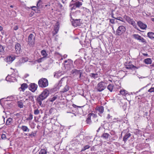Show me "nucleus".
I'll list each match as a JSON object with an SVG mask.
<instances>
[{
	"instance_id": "ea45409f",
	"label": "nucleus",
	"mask_w": 154,
	"mask_h": 154,
	"mask_svg": "<svg viewBox=\"0 0 154 154\" xmlns=\"http://www.w3.org/2000/svg\"><path fill=\"white\" fill-rule=\"evenodd\" d=\"M115 19L120 20L122 22H125V21H124V20L123 18H122L121 17H118L116 18H115Z\"/></svg>"
},
{
	"instance_id": "4d7b16f0",
	"label": "nucleus",
	"mask_w": 154,
	"mask_h": 154,
	"mask_svg": "<svg viewBox=\"0 0 154 154\" xmlns=\"http://www.w3.org/2000/svg\"><path fill=\"white\" fill-rule=\"evenodd\" d=\"M111 117H112V116H110L109 114H108L107 115V119H109Z\"/></svg>"
},
{
	"instance_id": "e433bc0d",
	"label": "nucleus",
	"mask_w": 154,
	"mask_h": 154,
	"mask_svg": "<svg viewBox=\"0 0 154 154\" xmlns=\"http://www.w3.org/2000/svg\"><path fill=\"white\" fill-rule=\"evenodd\" d=\"M12 119L11 118H8L6 121V125H9L11 124V122Z\"/></svg>"
},
{
	"instance_id": "f3484780",
	"label": "nucleus",
	"mask_w": 154,
	"mask_h": 154,
	"mask_svg": "<svg viewBox=\"0 0 154 154\" xmlns=\"http://www.w3.org/2000/svg\"><path fill=\"white\" fill-rule=\"evenodd\" d=\"M15 58L14 57L9 56L6 59V61L8 64H10L14 60Z\"/></svg>"
},
{
	"instance_id": "7ed1b4c3",
	"label": "nucleus",
	"mask_w": 154,
	"mask_h": 154,
	"mask_svg": "<svg viewBox=\"0 0 154 154\" xmlns=\"http://www.w3.org/2000/svg\"><path fill=\"white\" fill-rule=\"evenodd\" d=\"M14 72L11 75H8L6 78V80L7 81L13 82L16 80V77L18 75V71L16 69H13Z\"/></svg>"
},
{
	"instance_id": "0e129e2a",
	"label": "nucleus",
	"mask_w": 154,
	"mask_h": 154,
	"mask_svg": "<svg viewBox=\"0 0 154 154\" xmlns=\"http://www.w3.org/2000/svg\"><path fill=\"white\" fill-rule=\"evenodd\" d=\"M50 6V3H49L47 5H45V7H47V6Z\"/></svg>"
},
{
	"instance_id": "6e6552de",
	"label": "nucleus",
	"mask_w": 154,
	"mask_h": 154,
	"mask_svg": "<svg viewBox=\"0 0 154 154\" xmlns=\"http://www.w3.org/2000/svg\"><path fill=\"white\" fill-rule=\"evenodd\" d=\"M126 31V28L123 26H119L116 31V34L117 35H120L124 33Z\"/></svg>"
},
{
	"instance_id": "a211bd4d",
	"label": "nucleus",
	"mask_w": 154,
	"mask_h": 154,
	"mask_svg": "<svg viewBox=\"0 0 154 154\" xmlns=\"http://www.w3.org/2000/svg\"><path fill=\"white\" fill-rule=\"evenodd\" d=\"M131 136V134L130 133H127L125 134L123 137V141L125 143L127 141L128 139Z\"/></svg>"
},
{
	"instance_id": "393cba45",
	"label": "nucleus",
	"mask_w": 154,
	"mask_h": 154,
	"mask_svg": "<svg viewBox=\"0 0 154 154\" xmlns=\"http://www.w3.org/2000/svg\"><path fill=\"white\" fill-rule=\"evenodd\" d=\"M114 85L111 84H110L108 85L107 87V89L111 92L113 91Z\"/></svg>"
},
{
	"instance_id": "f8f14e48",
	"label": "nucleus",
	"mask_w": 154,
	"mask_h": 154,
	"mask_svg": "<svg viewBox=\"0 0 154 154\" xmlns=\"http://www.w3.org/2000/svg\"><path fill=\"white\" fill-rule=\"evenodd\" d=\"M15 48L16 53L17 54H19L22 51L21 50V46L20 45L19 43H17L15 45Z\"/></svg>"
},
{
	"instance_id": "bf43d9fd",
	"label": "nucleus",
	"mask_w": 154,
	"mask_h": 154,
	"mask_svg": "<svg viewBox=\"0 0 154 154\" xmlns=\"http://www.w3.org/2000/svg\"><path fill=\"white\" fill-rule=\"evenodd\" d=\"M9 98H10V99H11V100H12L13 99V97L12 96H11L10 97H7V98L8 99H9Z\"/></svg>"
},
{
	"instance_id": "4be33fe9",
	"label": "nucleus",
	"mask_w": 154,
	"mask_h": 154,
	"mask_svg": "<svg viewBox=\"0 0 154 154\" xmlns=\"http://www.w3.org/2000/svg\"><path fill=\"white\" fill-rule=\"evenodd\" d=\"M81 61L79 60H75L74 62V64L76 66L77 68L78 69L81 68V67L80 66V64Z\"/></svg>"
},
{
	"instance_id": "6e6d98bb",
	"label": "nucleus",
	"mask_w": 154,
	"mask_h": 154,
	"mask_svg": "<svg viewBox=\"0 0 154 154\" xmlns=\"http://www.w3.org/2000/svg\"><path fill=\"white\" fill-rule=\"evenodd\" d=\"M58 4L60 8H62L63 7V5H62L60 3H58Z\"/></svg>"
},
{
	"instance_id": "f03ea898",
	"label": "nucleus",
	"mask_w": 154,
	"mask_h": 154,
	"mask_svg": "<svg viewBox=\"0 0 154 154\" xmlns=\"http://www.w3.org/2000/svg\"><path fill=\"white\" fill-rule=\"evenodd\" d=\"M83 71L82 70L74 69L71 71V74L73 78L77 79L78 80L82 79V75Z\"/></svg>"
},
{
	"instance_id": "c03bdc74",
	"label": "nucleus",
	"mask_w": 154,
	"mask_h": 154,
	"mask_svg": "<svg viewBox=\"0 0 154 154\" xmlns=\"http://www.w3.org/2000/svg\"><path fill=\"white\" fill-rule=\"evenodd\" d=\"M63 78H62L61 80L59 82L58 84L57 85V88H59L62 86V81H63Z\"/></svg>"
},
{
	"instance_id": "ddd939ff",
	"label": "nucleus",
	"mask_w": 154,
	"mask_h": 154,
	"mask_svg": "<svg viewBox=\"0 0 154 154\" xmlns=\"http://www.w3.org/2000/svg\"><path fill=\"white\" fill-rule=\"evenodd\" d=\"M92 115H94V114L93 113H90L87 116V119L86 121L87 124L89 125L91 124V117Z\"/></svg>"
},
{
	"instance_id": "774afa93",
	"label": "nucleus",
	"mask_w": 154,
	"mask_h": 154,
	"mask_svg": "<svg viewBox=\"0 0 154 154\" xmlns=\"http://www.w3.org/2000/svg\"><path fill=\"white\" fill-rule=\"evenodd\" d=\"M151 20L152 21H153L154 22V18H151Z\"/></svg>"
},
{
	"instance_id": "338daca9",
	"label": "nucleus",
	"mask_w": 154,
	"mask_h": 154,
	"mask_svg": "<svg viewBox=\"0 0 154 154\" xmlns=\"http://www.w3.org/2000/svg\"><path fill=\"white\" fill-rule=\"evenodd\" d=\"M101 127H100L98 128V129L97 130V132H98L99 131H100V128H101Z\"/></svg>"
},
{
	"instance_id": "680f3d73",
	"label": "nucleus",
	"mask_w": 154,
	"mask_h": 154,
	"mask_svg": "<svg viewBox=\"0 0 154 154\" xmlns=\"http://www.w3.org/2000/svg\"><path fill=\"white\" fill-rule=\"evenodd\" d=\"M54 31H55V34H57V32L58 31V29H54Z\"/></svg>"
},
{
	"instance_id": "37998d69",
	"label": "nucleus",
	"mask_w": 154,
	"mask_h": 154,
	"mask_svg": "<svg viewBox=\"0 0 154 154\" xmlns=\"http://www.w3.org/2000/svg\"><path fill=\"white\" fill-rule=\"evenodd\" d=\"M18 103V106L19 107H20V108H23V104L22 102L20 101H19Z\"/></svg>"
},
{
	"instance_id": "69168bd1",
	"label": "nucleus",
	"mask_w": 154,
	"mask_h": 154,
	"mask_svg": "<svg viewBox=\"0 0 154 154\" xmlns=\"http://www.w3.org/2000/svg\"><path fill=\"white\" fill-rule=\"evenodd\" d=\"M3 30V28L2 27L0 26V31H2Z\"/></svg>"
},
{
	"instance_id": "20e7f679",
	"label": "nucleus",
	"mask_w": 154,
	"mask_h": 154,
	"mask_svg": "<svg viewBox=\"0 0 154 154\" xmlns=\"http://www.w3.org/2000/svg\"><path fill=\"white\" fill-rule=\"evenodd\" d=\"M38 85L40 87H46L48 85V81L46 78H42L41 79L38 80Z\"/></svg>"
},
{
	"instance_id": "a878e982",
	"label": "nucleus",
	"mask_w": 154,
	"mask_h": 154,
	"mask_svg": "<svg viewBox=\"0 0 154 154\" xmlns=\"http://www.w3.org/2000/svg\"><path fill=\"white\" fill-rule=\"evenodd\" d=\"M41 109L39 110L36 108V107H35L34 108V113L35 115H37L39 114L40 112V111H41Z\"/></svg>"
},
{
	"instance_id": "c756f323",
	"label": "nucleus",
	"mask_w": 154,
	"mask_h": 154,
	"mask_svg": "<svg viewBox=\"0 0 154 154\" xmlns=\"http://www.w3.org/2000/svg\"><path fill=\"white\" fill-rule=\"evenodd\" d=\"M58 96H54L53 97L49 99V101L53 102L57 99Z\"/></svg>"
},
{
	"instance_id": "4468645a",
	"label": "nucleus",
	"mask_w": 154,
	"mask_h": 154,
	"mask_svg": "<svg viewBox=\"0 0 154 154\" xmlns=\"http://www.w3.org/2000/svg\"><path fill=\"white\" fill-rule=\"evenodd\" d=\"M137 24L140 28L142 29H146L147 27V26L146 24H144L140 21L137 22Z\"/></svg>"
},
{
	"instance_id": "0eeeda50",
	"label": "nucleus",
	"mask_w": 154,
	"mask_h": 154,
	"mask_svg": "<svg viewBox=\"0 0 154 154\" xmlns=\"http://www.w3.org/2000/svg\"><path fill=\"white\" fill-rule=\"evenodd\" d=\"M28 44L31 46L33 47L35 44V40L34 35L30 34L28 37Z\"/></svg>"
},
{
	"instance_id": "09e8293b",
	"label": "nucleus",
	"mask_w": 154,
	"mask_h": 154,
	"mask_svg": "<svg viewBox=\"0 0 154 154\" xmlns=\"http://www.w3.org/2000/svg\"><path fill=\"white\" fill-rule=\"evenodd\" d=\"M42 2V1L41 0H39L37 4V7L38 8H41L40 7V4Z\"/></svg>"
},
{
	"instance_id": "b1692460",
	"label": "nucleus",
	"mask_w": 154,
	"mask_h": 154,
	"mask_svg": "<svg viewBox=\"0 0 154 154\" xmlns=\"http://www.w3.org/2000/svg\"><path fill=\"white\" fill-rule=\"evenodd\" d=\"M28 85L26 83H23L21 85V87L20 88H21L22 91H23L28 87Z\"/></svg>"
},
{
	"instance_id": "5fc2aeb1",
	"label": "nucleus",
	"mask_w": 154,
	"mask_h": 154,
	"mask_svg": "<svg viewBox=\"0 0 154 154\" xmlns=\"http://www.w3.org/2000/svg\"><path fill=\"white\" fill-rule=\"evenodd\" d=\"M18 29V27L17 26H15L14 28V29L15 30H17Z\"/></svg>"
},
{
	"instance_id": "9b49d317",
	"label": "nucleus",
	"mask_w": 154,
	"mask_h": 154,
	"mask_svg": "<svg viewBox=\"0 0 154 154\" xmlns=\"http://www.w3.org/2000/svg\"><path fill=\"white\" fill-rule=\"evenodd\" d=\"M126 68L128 69H131L134 70L138 69V68L133 65L131 63H129L126 65Z\"/></svg>"
},
{
	"instance_id": "2f4dec72",
	"label": "nucleus",
	"mask_w": 154,
	"mask_h": 154,
	"mask_svg": "<svg viewBox=\"0 0 154 154\" xmlns=\"http://www.w3.org/2000/svg\"><path fill=\"white\" fill-rule=\"evenodd\" d=\"M69 89V87L67 85H66L65 87L63 88V89L61 91V92L63 93H64L65 92H66Z\"/></svg>"
},
{
	"instance_id": "c85d7f7f",
	"label": "nucleus",
	"mask_w": 154,
	"mask_h": 154,
	"mask_svg": "<svg viewBox=\"0 0 154 154\" xmlns=\"http://www.w3.org/2000/svg\"><path fill=\"white\" fill-rule=\"evenodd\" d=\"M109 134L107 133H104L101 136V137L105 139H107L109 136Z\"/></svg>"
},
{
	"instance_id": "cd10ccee",
	"label": "nucleus",
	"mask_w": 154,
	"mask_h": 154,
	"mask_svg": "<svg viewBox=\"0 0 154 154\" xmlns=\"http://www.w3.org/2000/svg\"><path fill=\"white\" fill-rule=\"evenodd\" d=\"M74 4H75V7L77 8H79L82 5V3L78 1L76 2Z\"/></svg>"
},
{
	"instance_id": "aec40b11",
	"label": "nucleus",
	"mask_w": 154,
	"mask_h": 154,
	"mask_svg": "<svg viewBox=\"0 0 154 154\" xmlns=\"http://www.w3.org/2000/svg\"><path fill=\"white\" fill-rule=\"evenodd\" d=\"M89 76L92 78L95 79L99 77L98 74L97 73H91L89 75Z\"/></svg>"
},
{
	"instance_id": "864d4df0",
	"label": "nucleus",
	"mask_w": 154,
	"mask_h": 154,
	"mask_svg": "<svg viewBox=\"0 0 154 154\" xmlns=\"http://www.w3.org/2000/svg\"><path fill=\"white\" fill-rule=\"evenodd\" d=\"M29 98L31 99V100L33 102L34 101V99L33 98V97L32 96H29L28 97Z\"/></svg>"
},
{
	"instance_id": "423d86ee",
	"label": "nucleus",
	"mask_w": 154,
	"mask_h": 154,
	"mask_svg": "<svg viewBox=\"0 0 154 154\" xmlns=\"http://www.w3.org/2000/svg\"><path fill=\"white\" fill-rule=\"evenodd\" d=\"M124 18L125 19L128 23L132 25L134 28L137 29L136 23L131 18L129 17L128 16L126 15L124 16Z\"/></svg>"
},
{
	"instance_id": "79ce46f5",
	"label": "nucleus",
	"mask_w": 154,
	"mask_h": 154,
	"mask_svg": "<svg viewBox=\"0 0 154 154\" xmlns=\"http://www.w3.org/2000/svg\"><path fill=\"white\" fill-rule=\"evenodd\" d=\"M41 54L44 57H46L47 55L46 51L45 50H43L42 51Z\"/></svg>"
},
{
	"instance_id": "bb28decb",
	"label": "nucleus",
	"mask_w": 154,
	"mask_h": 154,
	"mask_svg": "<svg viewBox=\"0 0 154 154\" xmlns=\"http://www.w3.org/2000/svg\"><path fill=\"white\" fill-rule=\"evenodd\" d=\"M147 35L148 37L151 39H154V37L153 36L154 34H153V32H148L147 33Z\"/></svg>"
},
{
	"instance_id": "473e14b6",
	"label": "nucleus",
	"mask_w": 154,
	"mask_h": 154,
	"mask_svg": "<svg viewBox=\"0 0 154 154\" xmlns=\"http://www.w3.org/2000/svg\"><path fill=\"white\" fill-rule=\"evenodd\" d=\"M133 36L134 39L137 40H139L140 38L141 37L138 34H134L133 35Z\"/></svg>"
},
{
	"instance_id": "f704fd0d",
	"label": "nucleus",
	"mask_w": 154,
	"mask_h": 154,
	"mask_svg": "<svg viewBox=\"0 0 154 154\" xmlns=\"http://www.w3.org/2000/svg\"><path fill=\"white\" fill-rule=\"evenodd\" d=\"M47 151L45 149H42L39 152V154H47Z\"/></svg>"
},
{
	"instance_id": "c9c22d12",
	"label": "nucleus",
	"mask_w": 154,
	"mask_h": 154,
	"mask_svg": "<svg viewBox=\"0 0 154 154\" xmlns=\"http://www.w3.org/2000/svg\"><path fill=\"white\" fill-rule=\"evenodd\" d=\"M128 93L126 92V91L125 90H121L120 91L119 94V95L121 94L122 95H125L127 94Z\"/></svg>"
},
{
	"instance_id": "f257e3e1",
	"label": "nucleus",
	"mask_w": 154,
	"mask_h": 154,
	"mask_svg": "<svg viewBox=\"0 0 154 154\" xmlns=\"http://www.w3.org/2000/svg\"><path fill=\"white\" fill-rule=\"evenodd\" d=\"M49 93V91L47 89H45L42 93L39 95L36 99V101L40 106H41L42 101L48 97Z\"/></svg>"
},
{
	"instance_id": "5701e85b",
	"label": "nucleus",
	"mask_w": 154,
	"mask_h": 154,
	"mask_svg": "<svg viewBox=\"0 0 154 154\" xmlns=\"http://www.w3.org/2000/svg\"><path fill=\"white\" fill-rule=\"evenodd\" d=\"M152 61L150 58L146 59L144 60V62L147 64H151L152 63Z\"/></svg>"
},
{
	"instance_id": "49530a36",
	"label": "nucleus",
	"mask_w": 154,
	"mask_h": 154,
	"mask_svg": "<svg viewBox=\"0 0 154 154\" xmlns=\"http://www.w3.org/2000/svg\"><path fill=\"white\" fill-rule=\"evenodd\" d=\"M148 92H154V87H152L150 88L148 90Z\"/></svg>"
},
{
	"instance_id": "a19ab883",
	"label": "nucleus",
	"mask_w": 154,
	"mask_h": 154,
	"mask_svg": "<svg viewBox=\"0 0 154 154\" xmlns=\"http://www.w3.org/2000/svg\"><path fill=\"white\" fill-rule=\"evenodd\" d=\"M36 134V132H32L31 134H29L28 136L32 137H35Z\"/></svg>"
},
{
	"instance_id": "72a5a7b5",
	"label": "nucleus",
	"mask_w": 154,
	"mask_h": 154,
	"mask_svg": "<svg viewBox=\"0 0 154 154\" xmlns=\"http://www.w3.org/2000/svg\"><path fill=\"white\" fill-rule=\"evenodd\" d=\"M138 41L140 42H141L142 43L144 44L146 43V40L142 37L140 38Z\"/></svg>"
},
{
	"instance_id": "de8ad7c7",
	"label": "nucleus",
	"mask_w": 154,
	"mask_h": 154,
	"mask_svg": "<svg viewBox=\"0 0 154 154\" xmlns=\"http://www.w3.org/2000/svg\"><path fill=\"white\" fill-rule=\"evenodd\" d=\"M4 51V48L3 46L0 44V52H2Z\"/></svg>"
},
{
	"instance_id": "dca6fc26",
	"label": "nucleus",
	"mask_w": 154,
	"mask_h": 154,
	"mask_svg": "<svg viewBox=\"0 0 154 154\" xmlns=\"http://www.w3.org/2000/svg\"><path fill=\"white\" fill-rule=\"evenodd\" d=\"M80 20H73L72 22V25L74 26H79L80 24Z\"/></svg>"
},
{
	"instance_id": "4c0bfd02",
	"label": "nucleus",
	"mask_w": 154,
	"mask_h": 154,
	"mask_svg": "<svg viewBox=\"0 0 154 154\" xmlns=\"http://www.w3.org/2000/svg\"><path fill=\"white\" fill-rule=\"evenodd\" d=\"M69 6L71 7V10H75L76 8V7H75V4H72L71 2L70 3L69 5Z\"/></svg>"
},
{
	"instance_id": "a18cd8bd",
	"label": "nucleus",
	"mask_w": 154,
	"mask_h": 154,
	"mask_svg": "<svg viewBox=\"0 0 154 154\" xmlns=\"http://www.w3.org/2000/svg\"><path fill=\"white\" fill-rule=\"evenodd\" d=\"M141 133V131L137 129L136 130L135 132H134V134L137 135V134H140Z\"/></svg>"
},
{
	"instance_id": "1a4fd4ad",
	"label": "nucleus",
	"mask_w": 154,
	"mask_h": 154,
	"mask_svg": "<svg viewBox=\"0 0 154 154\" xmlns=\"http://www.w3.org/2000/svg\"><path fill=\"white\" fill-rule=\"evenodd\" d=\"M64 63H67L65 64V67H68L69 68H70L72 67L74 68V66L73 65V61L70 60L68 59V60H65L64 61Z\"/></svg>"
},
{
	"instance_id": "e2e57ef3",
	"label": "nucleus",
	"mask_w": 154,
	"mask_h": 154,
	"mask_svg": "<svg viewBox=\"0 0 154 154\" xmlns=\"http://www.w3.org/2000/svg\"><path fill=\"white\" fill-rule=\"evenodd\" d=\"M67 55L66 54H65L63 56V57L64 58H66L67 57Z\"/></svg>"
},
{
	"instance_id": "8fccbe9b",
	"label": "nucleus",
	"mask_w": 154,
	"mask_h": 154,
	"mask_svg": "<svg viewBox=\"0 0 154 154\" xmlns=\"http://www.w3.org/2000/svg\"><path fill=\"white\" fill-rule=\"evenodd\" d=\"M33 118V116L32 115L30 114L29 115V116L28 118L27 119L29 120H31Z\"/></svg>"
},
{
	"instance_id": "412c9836",
	"label": "nucleus",
	"mask_w": 154,
	"mask_h": 154,
	"mask_svg": "<svg viewBox=\"0 0 154 154\" xmlns=\"http://www.w3.org/2000/svg\"><path fill=\"white\" fill-rule=\"evenodd\" d=\"M80 142L78 141L77 139H75L73 140L72 141V146H77L79 144Z\"/></svg>"
},
{
	"instance_id": "58836bf2",
	"label": "nucleus",
	"mask_w": 154,
	"mask_h": 154,
	"mask_svg": "<svg viewBox=\"0 0 154 154\" xmlns=\"http://www.w3.org/2000/svg\"><path fill=\"white\" fill-rule=\"evenodd\" d=\"M90 147V146L88 145H87L84 146L81 149V152L84 151L86 149H88Z\"/></svg>"
},
{
	"instance_id": "9d476101",
	"label": "nucleus",
	"mask_w": 154,
	"mask_h": 154,
	"mask_svg": "<svg viewBox=\"0 0 154 154\" xmlns=\"http://www.w3.org/2000/svg\"><path fill=\"white\" fill-rule=\"evenodd\" d=\"M37 87L38 85H37L34 83H31L29 85V89L32 92H34L37 90Z\"/></svg>"
},
{
	"instance_id": "2eb2a0df",
	"label": "nucleus",
	"mask_w": 154,
	"mask_h": 154,
	"mask_svg": "<svg viewBox=\"0 0 154 154\" xmlns=\"http://www.w3.org/2000/svg\"><path fill=\"white\" fill-rule=\"evenodd\" d=\"M96 109L98 111L99 113L98 114L101 116L100 115V114H102L104 110L103 107V106L97 107Z\"/></svg>"
},
{
	"instance_id": "7c9ffc66",
	"label": "nucleus",
	"mask_w": 154,
	"mask_h": 154,
	"mask_svg": "<svg viewBox=\"0 0 154 154\" xmlns=\"http://www.w3.org/2000/svg\"><path fill=\"white\" fill-rule=\"evenodd\" d=\"M32 9L35 12L38 13L40 11V8H38L37 7L33 6L32 7Z\"/></svg>"
},
{
	"instance_id": "3c124183",
	"label": "nucleus",
	"mask_w": 154,
	"mask_h": 154,
	"mask_svg": "<svg viewBox=\"0 0 154 154\" xmlns=\"http://www.w3.org/2000/svg\"><path fill=\"white\" fill-rule=\"evenodd\" d=\"M109 22L112 23V24H114L115 23V19H109Z\"/></svg>"
},
{
	"instance_id": "13d9d810",
	"label": "nucleus",
	"mask_w": 154,
	"mask_h": 154,
	"mask_svg": "<svg viewBox=\"0 0 154 154\" xmlns=\"http://www.w3.org/2000/svg\"><path fill=\"white\" fill-rule=\"evenodd\" d=\"M75 12L76 13H80L81 11L79 10H78L76 11Z\"/></svg>"
},
{
	"instance_id": "6ab92c4d",
	"label": "nucleus",
	"mask_w": 154,
	"mask_h": 154,
	"mask_svg": "<svg viewBox=\"0 0 154 154\" xmlns=\"http://www.w3.org/2000/svg\"><path fill=\"white\" fill-rule=\"evenodd\" d=\"M19 128L22 130L23 132H29L30 131L29 129L26 126L22 125Z\"/></svg>"
},
{
	"instance_id": "052dcab7",
	"label": "nucleus",
	"mask_w": 154,
	"mask_h": 154,
	"mask_svg": "<svg viewBox=\"0 0 154 154\" xmlns=\"http://www.w3.org/2000/svg\"><path fill=\"white\" fill-rule=\"evenodd\" d=\"M62 2L63 3V4H66V1H64L63 0H62Z\"/></svg>"
},
{
	"instance_id": "39448f33",
	"label": "nucleus",
	"mask_w": 154,
	"mask_h": 154,
	"mask_svg": "<svg viewBox=\"0 0 154 154\" xmlns=\"http://www.w3.org/2000/svg\"><path fill=\"white\" fill-rule=\"evenodd\" d=\"M106 88V83L103 82H99L97 85L96 89L99 92H101L104 90Z\"/></svg>"
},
{
	"instance_id": "603ef678",
	"label": "nucleus",
	"mask_w": 154,
	"mask_h": 154,
	"mask_svg": "<svg viewBox=\"0 0 154 154\" xmlns=\"http://www.w3.org/2000/svg\"><path fill=\"white\" fill-rule=\"evenodd\" d=\"M6 135L5 134H2L1 135V138L3 139H5L6 138Z\"/></svg>"
}]
</instances>
